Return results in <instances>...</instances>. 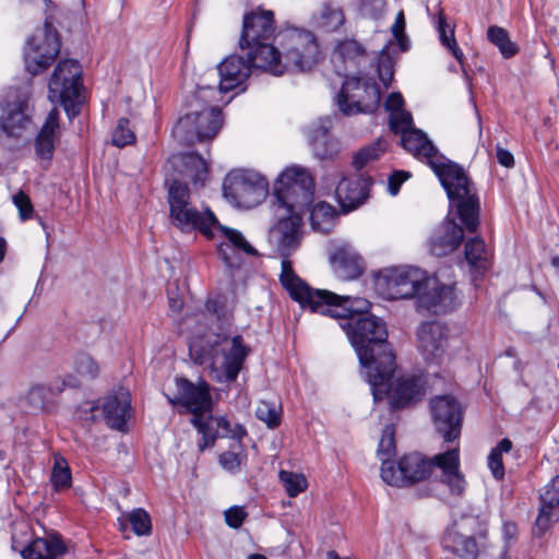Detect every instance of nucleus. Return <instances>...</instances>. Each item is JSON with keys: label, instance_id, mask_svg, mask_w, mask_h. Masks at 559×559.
<instances>
[{"label": "nucleus", "instance_id": "3c124183", "mask_svg": "<svg viewBox=\"0 0 559 559\" xmlns=\"http://www.w3.org/2000/svg\"><path fill=\"white\" fill-rule=\"evenodd\" d=\"M389 123L391 130L395 133H401V136L415 129L412 115L406 110H397L394 114H390Z\"/></svg>", "mask_w": 559, "mask_h": 559}, {"label": "nucleus", "instance_id": "f704fd0d", "mask_svg": "<svg viewBox=\"0 0 559 559\" xmlns=\"http://www.w3.org/2000/svg\"><path fill=\"white\" fill-rule=\"evenodd\" d=\"M334 60L344 63V70L354 68L365 58L364 47L354 39L341 41L335 50Z\"/></svg>", "mask_w": 559, "mask_h": 559}, {"label": "nucleus", "instance_id": "7ed1b4c3", "mask_svg": "<svg viewBox=\"0 0 559 559\" xmlns=\"http://www.w3.org/2000/svg\"><path fill=\"white\" fill-rule=\"evenodd\" d=\"M169 218L171 224L183 233L199 230L206 238H212L218 230L228 240L219 243L217 251L227 266L234 265V249L250 255H257V250L236 229L223 226L210 210L198 211L190 201V191L187 185L175 180L168 189Z\"/></svg>", "mask_w": 559, "mask_h": 559}, {"label": "nucleus", "instance_id": "9d476101", "mask_svg": "<svg viewBox=\"0 0 559 559\" xmlns=\"http://www.w3.org/2000/svg\"><path fill=\"white\" fill-rule=\"evenodd\" d=\"M443 548L460 558L475 559L488 546V527L478 516H463L449 527Z\"/></svg>", "mask_w": 559, "mask_h": 559}, {"label": "nucleus", "instance_id": "f3484780", "mask_svg": "<svg viewBox=\"0 0 559 559\" xmlns=\"http://www.w3.org/2000/svg\"><path fill=\"white\" fill-rule=\"evenodd\" d=\"M176 393L165 394L171 405L186 407L193 417L204 419L212 409L210 386L206 382L193 383L185 378H176Z\"/></svg>", "mask_w": 559, "mask_h": 559}, {"label": "nucleus", "instance_id": "423d86ee", "mask_svg": "<svg viewBox=\"0 0 559 559\" xmlns=\"http://www.w3.org/2000/svg\"><path fill=\"white\" fill-rule=\"evenodd\" d=\"M280 281L294 300L298 301L302 308H309L313 312L345 319L346 321L352 317L368 314L370 302L367 299L337 295L329 290L312 289L292 270L287 261L284 262Z\"/></svg>", "mask_w": 559, "mask_h": 559}, {"label": "nucleus", "instance_id": "4468645a", "mask_svg": "<svg viewBox=\"0 0 559 559\" xmlns=\"http://www.w3.org/2000/svg\"><path fill=\"white\" fill-rule=\"evenodd\" d=\"M426 272L414 266H399L382 270L377 285L388 299H407L418 297L425 287Z\"/></svg>", "mask_w": 559, "mask_h": 559}, {"label": "nucleus", "instance_id": "8fccbe9b", "mask_svg": "<svg viewBox=\"0 0 559 559\" xmlns=\"http://www.w3.org/2000/svg\"><path fill=\"white\" fill-rule=\"evenodd\" d=\"M129 522L132 531L138 536L148 535L151 533V519L147 512L143 509L133 510L129 515Z\"/></svg>", "mask_w": 559, "mask_h": 559}, {"label": "nucleus", "instance_id": "052dcab7", "mask_svg": "<svg viewBox=\"0 0 559 559\" xmlns=\"http://www.w3.org/2000/svg\"><path fill=\"white\" fill-rule=\"evenodd\" d=\"M409 178V173L404 170L394 171L389 178V191L392 195H395L402 183Z\"/></svg>", "mask_w": 559, "mask_h": 559}, {"label": "nucleus", "instance_id": "412c9836", "mask_svg": "<svg viewBox=\"0 0 559 559\" xmlns=\"http://www.w3.org/2000/svg\"><path fill=\"white\" fill-rule=\"evenodd\" d=\"M330 261L337 275L345 280H354L364 272V259L347 242H335L332 245Z\"/></svg>", "mask_w": 559, "mask_h": 559}, {"label": "nucleus", "instance_id": "09e8293b", "mask_svg": "<svg viewBox=\"0 0 559 559\" xmlns=\"http://www.w3.org/2000/svg\"><path fill=\"white\" fill-rule=\"evenodd\" d=\"M185 164L191 170L189 175L194 182H204L207 174L205 160L197 154L185 156Z\"/></svg>", "mask_w": 559, "mask_h": 559}, {"label": "nucleus", "instance_id": "c85d7f7f", "mask_svg": "<svg viewBox=\"0 0 559 559\" xmlns=\"http://www.w3.org/2000/svg\"><path fill=\"white\" fill-rule=\"evenodd\" d=\"M100 407L106 424L112 429L122 430L130 409V395L121 390L107 396Z\"/></svg>", "mask_w": 559, "mask_h": 559}, {"label": "nucleus", "instance_id": "a211bd4d", "mask_svg": "<svg viewBox=\"0 0 559 559\" xmlns=\"http://www.w3.org/2000/svg\"><path fill=\"white\" fill-rule=\"evenodd\" d=\"M430 412L436 430L444 441H453L461 435L463 411L452 395L436 396L430 401Z\"/></svg>", "mask_w": 559, "mask_h": 559}, {"label": "nucleus", "instance_id": "6ab92c4d", "mask_svg": "<svg viewBox=\"0 0 559 559\" xmlns=\"http://www.w3.org/2000/svg\"><path fill=\"white\" fill-rule=\"evenodd\" d=\"M457 305V296L453 284L441 283L436 277L426 275L425 287L417 297V308L435 314L447 313Z\"/></svg>", "mask_w": 559, "mask_h": 559}, {"label": "nucleus", "instance_id": "0e129e2a", "mask_svg": "<svg viewBox=\"0 0 559 559\" xmlns=\"http://www.w3.org/2000/svg\"><path fill=\"white\" fill-rule=\"evenodd\" d=\"M497 159L498 162L508 168H511L514 166V157L513 155L506 148L501 146H497Z\"/></svg>", "mask_w": 559, "mask_h": 559}, {"label": "nucleus", "instance_id": "a878e982", "mask_svg": "<svg viewBox=\"0 0 559 559\" xmlns=\"http://www.w3.org/2000/svg\"><path fill=\"white\" fill-rule=\"evenodd\" d=\"M221 81L218 88H215L217 96L241 85L251 73V64L238 55H231L224 59L218 66Z\"/></svg>", "mask_w": 559, "mask_h": 559}, {"label": "nucleus", "instance_id": "bf43d9fd", "mask_svg": "<svg viewBox=\"0 0 559 559\" xmlns=\"http://www.w3.org/2000/svg\"><path fill=\"white\" fill-rule=\"evenodd\" d=\"M221 465L230 473H236L240 468V457L234 452H224L219 455Z\"/></svg>", "mask_w": 559, "mask_h": 559}, {"label": "nucleus", "instance_id": "4c0bfd02", "mask_svg": "<svg viewBox=\"0 0 559 559\" xmlns=\"http://www.w3.org/2000/svg\"><path fill=\"white\" fill-rule=\"evenodd\" d=\"M488 39L498 47L504 58L513 57L518 52L516 45L510 39L508 32L500 26H490L487 31Z\"/></svg>", "mask_w": 559, "mask_h": 559}, {"label": "nucleus", "instance_id": "49530a36", "mask_svg": "<svg viewBox=\"0 0 559 559\" xmlns=\"http://www.w3.org/2000/svg\"><path fill=\"white\" fill-rule=\"evenodd\" d=\"M130 122L127 118H120L117 127L112 132V144L118 147L132 144L135 141V134L129 127Z\"/></svg>", "mask_w": 559, "mask_h": 559}, {"label": "nucleus", "instance_id": "4be33fe9", "mask_svg": "<svg viewBox=\"0 0 559 559\" xmlns=\"http://www.w3.org/2000/svg\"><path fill=\"white\" fill-rule=\"evenodd\" d=\"M202 433L204 444H200L203 450L207 444L213 443L217 438H233L240 440L246 435V429L238 424L231 425L225 417H213L207 415L204 419L195 418L191 420Z\"/></svg>", "mask_w": 559, "mask_h": 559}, {"label": "nucleus", "instance_id": "2f4dec72", "mask_svg": "<svg viewBox=\"0 0 559 559\" xmlns=\"http://www.w3.org/2000/svg\"><path fill=\"white\" fill-rule=\"evenodd\" d=\"M67 552V546L57 535L35 538L22 551L24 559H55Z\"/></svg>", "mask_w": 559, "mask_h": 559}, {"label": "nucleus", "instance_id": "6e6552de", "mask_svg": "<svg viewBox=\"0 0 559 559\" xmlns=\"http://www.w3.org/2000/svg\"><path fill=\"white\" fill-rule=\"evenodd\" d=\"M314 181L310 173L301 167L286 168L277 179L275 188L277 212L304 213L313 202Z\"/></svg>", "mask_w": 559, "mask_h": 559}, {"label": "nucleus", "instance_id": "cd10ccee", "mask_svg": "<svg viewBox=\"0 0 559 559\" xmlns=\"http://www.w3.org/2000/svg\"><path fill=\"white\" fill-rule=\"evenodd\" d=\"M368 180L362 176L343 178L335 190L342 209L348 212L362 204L368 197Z\"/></svg>", "mask_w": 559, "mask_h": 559}, {"label": "nucleus", "instance_id": "bb28decb", "mask_svg": "<svg viewBox=\"0 0 559 559\" xmlns=\"http://www.w3.org/2000/svg\"><path fill=\"white\" fill-rule=\"evenodd\" d=\"M391 376H393V372ZM391 379L392 377L388 381V391L381 400L390 393L391 403L394 407H403L416 403L425 394V382L420 377H401L396 380L394 386L391 385ZM377 401H380V399Z\"/></svg>", "mask_w": 559, "mask_h": 559}, {"label": "nucleus", "instance_id": "20e7f679", "mask_svg": "<svg viewBox=\"0 0 559 559\" xmlns=\"http://www.w3.org/2000/svg\"><path fill=\"white\" fill-rule=\"evenodd\" d=\"M441 471V483L444 484L451 493L461 496L466 486L460 467V449L454 447L443 453L433 456L431 461L426 460L418 453L404 455L395 468L394 463L383 460L381 465V478L392 486H406L427 478L432 468Z\"/></svg>", "mask_w": 559, "mask_h": 559}, {"label": "nucleus", "instance_id": "393cba45", "mask_svg": "<svg viewBox=\"0 0 559 559\" xmlns=\"http://www.w3.org/2000/svg\"><path fill=\"white\" fill-rule=\"evenodd\" d=\"M557 521H559V476H555L540 493V508L534 534L544 535Z\"/></svg>", "mask_w": 559, "mask_h": 559}, {"label": "nucleus", "instance_id": "a19ab883", "mask_svg": "<svg viewBox=\"0 0 559 559\" xmlns=\"http://www.w3.org/2000/svg\"><path fill=\"white\" fill-rule=\"evenodd\" d=\"M73 367L75 372L86 380L97 378L100 371L98 362L85 353H80L75 356Z\"/></svg>", "mask_w": 559, "mask_h": 559}, {"label": "nucleus", "instance_id": "7c9ffc66", "mask_svg": "<svg viewBox=\"0 0 559 559\" xmlns=\"http://www.w3.org/2000/svg\"><path fill=\"white\" fill-rule=\"evenodd\" d=\"M58 136L59 110L57 107H53L48 112L46 120L36 136L35 151L37 156L44 159H50L53 154Z\"/></svg>", "mask_w": 559, "mask_h": 559}, {"label": "nucleus", "instance_id": "338daca9", "mask_svg": "<svg viewBox=\"0 0 559 559\" xmlns=\"http://www.w3.org/2000/svg\"><path fill=\"white\" fill-rule=\"evenodd\" d=\"M516 534H518V530H516V526L515 524L513 523H506L503 525V536L506 538V540H512L516 537Z\"/></svg>", "mask_w": 559, "mask_h": 559}, {"label": "nucleus", "instance_id": "9b49d317", "mask_svg": "<svg viewBox=\"0 0 559 559\" xmlns=\"http://www.w3.org/2000/svg\"><path fill=\"white\" fill-rule=\"evenodd\" d=\"M380 99L379 87L370 79L345 75L336 104L342 114L353 116L373 112Z\"/></svg>", "mask_w": 559, "mask_h": 559}, {"label": "nucleus", "instance_id": "f257e3e1", "mask_svg": "<svg viewBox=\"0 0 559 559\" xmlns=\"http://www.w3.org/2000/svg\"><path fill=\"white\" fill-rule=\"evenodd\" d=\"M366 371L373 399L388 391V381L395 368V357L388 342L385 322L373 314L352 317L341 323Z\"/></svg>", "mask_w": 559, "mask_h": 559}, {"label": "nucleus", "instance_id": "f03ea898", "mask_svg": "<svg viewBox=\"0 0 559 559\" xmlns=\"http://www.w3.org/2000/svg\"><path fill=\"white\" fill-rule=\"evenodd\" d=\"M403 147L415 157L426 160L440 179L448 197L456 206L459 215L467 230L478 226L479 201L465 171L439 154L437 147L419 129H412L401 136Z\"/></svg>", "mask_w": 559, "mask_h": 559}, {"label": "nucleus", "instance_id": "de8ad7c7", "mask_svg": "<svg viewBox=\"0 0 559 559\" xmlns=\"http://www.w3.org/2000/svg\"><path fill=\"white\" fill-rule=\"evenodd\" d=\"M394 433L393 425L385 426L382 431L378 448V455L382 462L383 460L390 461V457L395 454Z\"/></svg>", "mask_w": 559, "mask_h": 559}, {"label": "nucleus", "instance_id": "f8f14e48", "mask_svg": "<svg viewBox=\"0 0 559 559\" xmlns=\"http://www.w3.org/2000/svg\"><path fill=\"white\" fill-rule=\"evenodd\" d=\"M285 71H310L320 60V47L314 35L305 29L289 28L282 34Z\"/></svg>", "mask_w": 559, "mask_h": 559}, {"label": "nucleus", "instance_id": "5fc2aeb1", "mask_svg": "<svg viewBox=\"0 0 559 559\" xmlns=\"http://www.w3.org/2000/svg\"><path fill=\"white\" fill-rule=\"evenodd\" d=\"M378 74L381 82L389 86L393 81L394 61L386 51H382L378 59Z\"/></svg>", "mask_w": 559, "mask_h": 559}, {"label": "nucleus", "instance_id": "b1692460", "mask_svg": "<svg viewBox=\"0 0 559 559\" xmlns=\"http://www.w3.org/2000/svg\"><path fill=\"white\" fill-rule=\"evenodd\" d=\"M274 34L272 11L251 12L243 17V27L239 46L245 50V44L269 41Z\"/></svg>", "mask_w": 559, "mask_h": 559}, {"label": "nucleus", "instance_id": "4d7b16f0", "mask_svg": "<svg viewBox=\"0 0 559 559\" xmlns=\"http://www.w3.org/2000/svg\"><path fill=\"white\" fill-rule=\"evenodd\" d=\"M99 405L94 402H84L75 411V416L84 423H94L98 415Z\"/></svg>", "mask_w": 559, "mask_h": 559}, {"label": "nucleus", "instance_id": "13d9d810", "mask_svg": "<svg viewBox=\"0 0 559 559\" xmlns=\"http://www.w3.org/2000/svg\"><path fill=\"white\" fill-rule=\"evenodd\" d=\"M246 515L243 509L239 507H233L225 511L226 523L233 528L240 527Z\"/></svg>", "mask_w": 559, "mask_h": 559}, {"label": "nucleus", "instance_id": "37998d69", "mask_svg": "<svg viewBox=\"0 0 559 559\" xmlns=\"http://www.w3.org/2000/svg\"><path fill=\"white\" fill-rule=\"evenodd\" d=\"M51 483L55 489H63L71 486V471L63 457H56L55 464L51 473Z\"/></svg>", "mask_w": 559, "mask_h": 559}, {"label": "nucleus", "instance_id": "a18cd8bd", "mask_svg": "<svg viewBox=\"0 0 559 559\" xmlns=\"http://www.w3.org/2000/svg\"><path fill=\"white\" fill-rule=\"evenodd\" d=\"M280 479L289 497H296L307 488V480L300 474L281 471Z\"/></svg>", "mask_w": 559, "mask_h": 559}, {"label": "nucleus", "instance_id": "ddd939ff", "mask_svg": "<svg viewBox=\"0 0 559 559\" xmlns=\"http://www.w3.org/2000/svg\"><path fill=\"white\" fill-rule=\"evenodd\" d=\"M60 38L51 23L46 22L27 39L24 47L25 70L37 75L45 72L60 52Z\"/></svg>", "mask_w": 559, "mask_h": 559}, {"label": "nucleus", "instance_id": "6e6d98bb", "mask_svg": "<svg viewBox=\"0 0 559 559\" xmlns=\"http://www.w3.org/2000/svg\"><path fill=\"white\" fill-rule=\"evenodd\" d=\"M14 205L19 210V215L22 221L29 219L33 216L34 207L29 197L23 191H19L12 198Z\"/></svg>", "mask_w": 559, "mask_h": 559}, {"label": "nucleus", "instance_id": "864d4df0", "mask_svg": "<svg viewBox=\"0 0 559 559\" xmlns=\"http://www.w3.org/2000/svg\"><path fill=\"white\" fill-rule=\"evenodd\" d=\"M255 415L270 428H275L280 425V413L274 405L267 402L263 401L258 405Z\"/></svg>", "mask_w": 559, "mask_h": 559}, {"label": "nucleus", "instance_id": "e2e57ef3", "mask_svg": "<svg viewBox=\"0 0 559 559\" xmlns=\"http://www.w3.org/2000/svg\"><path fill=\"white\" fill-rule=\"evenodd\" d=\"M403 105L404 100L400 93L390 94L384 104L386 110H389L390 114H394L397 110H404Z\"/></svg>", "mask_w": 559, "mask_h": 559}, {"label": "nucleus", "instance_id": "c756f323", "mask_svg": "<svg viewBox=\"0 0 559 559\" xmlns=\"http://www.w3.org/2000/svg\"><path fill=\"white\" fill-rule=\"evenodd\" d=\"M464 231L452 219H447L430 240V250L437 257L453 252L462 242Z\"/></svg>", "mask_w": 559, "mask_h": 559}, {"label": "nucleus", "instance_id": "dca6fc26", "mask_svg": "<svg viewBox=\"0 0 559 559\" xmlns=\"http://www.w3.org/2000/svg\"><path fill=\"white\" fill-rule=\"evenodd\" d=\"M274 214L277 222L270 228L269 241L276 249L282 259V272L284 270V262H292L288 257L294 252L301 239V224L302 214L297 211H289L286 213L277 212V206L273 205ZM293 269V266H290Z\"/></svg>", "mask_w": 559, "mask_h": 559}, {"label": "nucleus", "instance_id": "ea45409f", "mask_svg": "<svg viewBox=\"0 0 559 559\" xmlns=\"http://www.w3.org/2000/svg\"><path fill=\"white\" fill-rule=\"evenodd\" d=\"M465 258L477 270L486 267V250L483 239L475 237L465 245Z\"/></svg>", "mask_w": 559, "mask_h": 559}, {"label": "nucleus", "instance_id": "1a4fd4ad", "mask_svg": "<svg viewBox=\"0 0 559 559\" xmlns=\"http://www.w3.org/2000/svg\"><path fill=\"white\" fill-rule=\"evenodd\" d=\"M82 67L73 59L58 62L48 84V98L52 104L63 106L69 118L79 114L82 104Z\"/></svg>", "mask_w": 559, "mask_h": 559}, {"label": "nucleus", "instance_id": "e433bc0d", "mask_svg": "<svg viewBox=\"0 0 559 559\" xmlns=\"http://www.w3.org/2000/svg\"><path fill=\"white\" fill-rule=\"evenodd\" d=\"M53 402L45 384L33 385L25 395V403L29 411H46Z\"/></svg>", "mask_w": 559, "mask_h": 559}, {"label": "nucleus", "instance_id": "72a5a7b5", "mask_svg": "<svg viewBox=\"0 0 559 559\" xmlns=\"http://www.w3.org/2000/svg\"><path fill=\"white\" fill-rule=\"evenodd\" d=\"M312 152L319 159H333L340 152V143L325 127H319L311 133Z\"/></svg>", "mask_w": 559, "mask_h": 559}, {"label": "nucleus", "instance_id": "79ce46f5", "mask_svg": "<svg viewBox=\"0 0 559 559\" xmlns=\"http://www.w3.org/2000/svg\"><path fill=\"white\" fill-rule=\"evenodd\" d=\"M385 151V142L377 141L373 144L360 148L353 158V166L359 170L368 163L376 160Z\"/></svg>", "mask_w": 559, "mask_h": 559}, {"label": "nucleus", "instance_id": "58836bf2", "mask_svg": "<svg viewBox=\"0 0 559 559\" xmlns=\"http://www.w3.org/2000/svg\"><path fill=\"white\" fill-rule=\"evenodd\" d=\"M512 449V442L504 438L496 448L491 450L488 455V467L496 479H502L504 476V466L502 461V453H508Z\"/></svg>", "mask_w": 559, "mask_h": 559}, {"label": "nucleus", "instance_id": "774afa93", "mask_svg": "<svg viewBox=\"0 0 559 559\" xmlns=\"http://www.w3.org/2000/svg\"><path fill=\"white\" fill-rule=\"evenodd\" d=\"M326 559H349V558H341V557L336 554V551H334V550H330V551H328V554H326Z\"/></svg>", "mask_w": 559, "mask_h": 559}, {"label": "nucleus", "instance_id": "5701e85b", "mask_svg": "<svg viewBox=\"0 0 559 559\" xmlns=\"http://www.w3.org/2000/svg\"><path fill=\"white\" fill-rule=\"evenodd\" d=\"M245 50H247V61L251 64V69H260L274 75H282L285 72L280 51L270 43L245 44Z\"/></svg>", "mask_w": 559, "mask_h": 559}, {"label": "nucleus", "instance_id": "603ef678", "mask_svg": "<svg viewBox=\"0 0 559 559\" xmlns=\"http://www.w3.org/2000/svg\"><path fill=\"white\" fill-rule=\"evenodd\" d=\"M79 385V379L73 374L67 373L64 376L55 378L46 386L51 397L55 399L57 395L62 393L67 388H78Z\"/></svg>", "mask_w": 559, "mask_h": 559}, {"label": "nucleus", "instance_id": "2eb2a0df", "mask_svg": "<svg viewBox=\"0 0 559 559\" xmlns=\"http://www.w3.org/2000/svg\"><path fill=\"white\" fill-rule=\"evenodd\" d=\"M223 189L224 195L238 206L251 209L266 198L269 183L257 173L238 170L227 175Z\"/></svg>", "mask_w": 559, "mask_h": 559}, {"label": "nucleus", "instance_id": "69168bd1", "mask_svg": "<svg viewBox=\"0 0 559 559\" xmlns=\"http://www.w3.org/2000/svg\"><path fill=\"white\" fill-rule=\"evenodd\" d=\"M168 301L169 307L173 311L178 312L182 308V299L179 298L177 295H174L170 290H168Z\"/></svg>", "mask_w": 559, "mask_h": 559}, {"label": "nucleus", "instance_id": "473e14b6", "mask_svg": "<svg viewBox=\"0 0 559 559\" xmlns=\"http://www.w3.org/2000/svg\"><path fill=\"white\" fill-rule=\"evenodd\" d=\"M312 19L314 26L324 32H335L345 23L343 9L332 1L323 2Z\"/></svg>", "mask_w": 559, "mask_h": 559}, {"label": "nucleus", "instance_id": "c9c22d12", "mask_svg": "<svg viewBox=\"0 0 559 559\" xmlns=\"http://www.w3.org/2000/svg\"><path fill=\"white\" fill-rule=\"evenodd\" d=\"M334 218V209L324 202L316 204L310 212L312 228L322 234H328L332 230Z\"/></svg>", "mask_w": 559, "mask_h": 559}, {"label": "nucleus", "instance_id": "0eeeda50", "mask_svg": "<svg viewBox=\"0 0 559 559\" xmlns=\"http://www.w3.org/2000/svg\"><path fill=\"white\" fill-rule=\"evenodd\" d=\"M217 92L211 86H200L189 100V111L174 127V136L183 144H194L213 139L219 131L223 118L216 102Z\"/></svg>", "mask_w": 559, "mask_h": 559}, {"label": "nucleus", "instance_id": "680f3d73", "mask_svg": "<svg viewBox=\"0 0 559 559\" xmlns=\"http://www.w3.org/2000/svg\"><path fill=\"white\" fill-rule=\"evenodd\" d=\"M404 28H405V17L403 11H400L395 16V22L391 26V32L395 39L403 46L404 40Z\"/></svg>", "mask_w": 559, "mask_h": 559}, {"label": "nucleus", "instance_id": "aec40b11", "mask_svg": "<svg viewBox=\"0 0 559 559\" xmlns=\"http://www.w3.org/2000/svg\"><path fill=\"white\" fill-rule=\"evenodd\" d=\"M417 348L428 364H440L448 346L447 328L438 321H426L417 328Z\"/></svg>", "mask_w": 559, "mask_h": 559}, {"label": "nucleus", "instance_id": "c03bdc74", "mask_svg": "<svg viewBox=\"0 0 559 559\" xmlns=\"http://www.w3.org/2000/svg\"><path fill=\"white\" fill-rule=\"evenodd\" d=\"M447 26L448 25L445 23L444 17L442 15H440L439 20H438V33H439L440 40H441L442 45L445 46L451 51V53L454 56V58L460 63H462L463 59H464V55H463L462 50L460 49V47L457 46V43L454 37V31L449 29V34H448Z\"/></svg>", "mask_w": 559, "mask_h": 559}, {"label": "nucleus", "instance_id": "39448f33", "mask_svg": "<svg viewBox=\"0 0 559 559\" xmlns=\"http://www.w3.org/2000/svg\"><path fill=\"white\" fill-rule=\"evenodd\" d=\"M250 353L240 335L207 331L195 335L189 343V355L193 362L207 368L218 382L237 379L242 364Z\"/></svg>", "mask_w": 559, "mask_h": 559}]
</instances>
